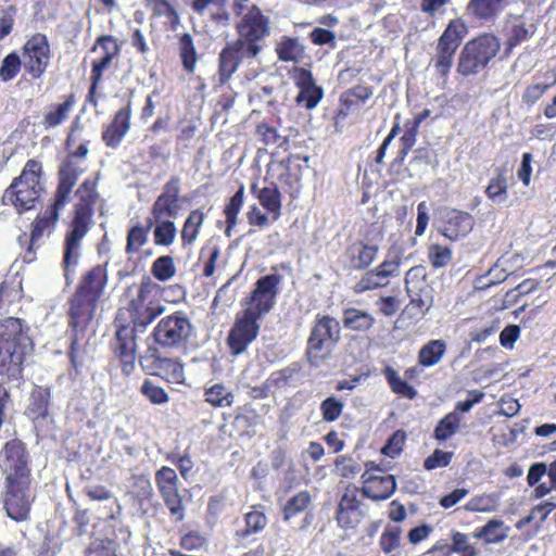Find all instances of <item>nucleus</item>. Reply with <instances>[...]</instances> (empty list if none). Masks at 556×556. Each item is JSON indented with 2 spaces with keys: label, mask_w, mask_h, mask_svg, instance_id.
I'll use <instances>...</instances> for the list:
<instances>
[{
  "label": "nucleus",
  "mask_w": 556,
  "mask_h": 556,
  "mask_svg": "<svg viewBox=\"0 0 556 556\" xmlns=\"http://www.w3.org/2000/svg\"><path fill=\"white\" fill-rule=\"evenodd\" d=\"M151 273L160 281H168L176 274L174 258L169 255L157 257L151 266Z\"/></svg>",
  "instance_id": "nucleus-45"
},
{
  "label": "nucleus",
  "mask_w": 556,
  "mask_h": 556,
  "mask_svg": "<svg viewBox=\"0 0 556 556\" xmlns=\"http://www.w3.org/2000/svg\"><path fill=\"white\" fill-rule=\"evenodd\" d=\"M152 228V219H147V225L136 224L127 233L126 253L135 254L148 242V235Z\"/></svg>",
  "instance_id": "nucleus-35"
},
{
  "label": "nucleus",
  "mask_w": 556,
  "mask_h": 556,
  "mask_svg": "<svg viewBox=\"0 0 556 556\" xmlns=\"http://www.w3.org/2000/svg\"><path fill=\"white\" fill-rule=\"evenodd\" d=\"M507 263L508 260L502 257L490 268L488 273V277L490 278L488 286L500 283L511 274V267L508 266Z\"/></svg>",
  "instance_id": "nucleus-56"
},
{
  "label": "nucleus",
  "mask_w": 556,
  "mask_h": 556,
  "mask_svg": "<svg viewBox=\"0 0 556 556\" xmlns=\"http://www.w3.org/2000/svg\"><path fill=\"white\" fill-rule=\"evenodd\" d=\"M460 418L458 413H448L442 418L434 430V437L439 441H445L455 434L459 428Z\"/></svg>",
  "instance_id": "nucleus-44"
},
{
  "label": "nucleus",
  "mask_w": 556,
  "mask_h": 556,
  "mask_svg": "<svg viewBox=\"0 0 556 556\" xmlns=\"http://www.w3.org/2000/svg\"><path fill=\"white\" fill-rule=\"evenodd\" d=\"M405 283L410 305L421 312H427L433 303L432 289L425 280L410 285L408 278H406Z\"/></svg>",
  "instance_id": "nucleus-30"
},
{
  "label": "nucleus",
  "mask_w": 556,
  "mask_h": 556,
  "mask_svg": "<svg viewBox=\"0 0 556 556\" xmlns=\"http://www.w3.org/2000/svg\"><path fill=\"white\" fill-rule=\"evenodd\" d=\"M78 202L74 206L73 218L64 240L63 264L65 275L70 268L76 266L81 250V241L92 225L93 206L99 197L96 189V181L86 179L77 189Z\"/></svg>",
  "instance_id": "nucleus-4"
},
{
  "label": "nucleus",
  "mask_w": 556,
  "mask_h": 556,
  "mask_svg": "<svg viewBox=\"0 0 556 556\" xmlns=\"http://www.w3.org/2000/svg\"><path fill=\"white\" fill-rule=\"evenodd\" d=\"M203 222L204 213L202 211L193 210L189 213L180 232L184 245H190L197 240Z\"/></svg>",
  "instance_id": "nucleus-36"
},
{
  "label": "nucleus",
  "mask_w": 556,
  "mask_h": 556,
  "mask_svg": "<svg viewBox=\"0 0 556 556\" xmlns=\"http://www.w3.org/2000/svg\"><path fill=\"white\" fill-rule=\"evenodd\" d=\"M387 281H382L375 269L368 270L365 275L355 283L354 292L364 293L369 290H375L381 287H386Z\"/></svg>",
  "instance_id": "nucleus-51"
},
{
  "label": "nucleus",
  "mask_w": 556,
  "mask_h": 556,
  "mask_svg": "<svg viewBox=\"0 0 556 556\" xmlns=\"http://www.w3.org/2000/svg\"><path fill=\"white\" fill-rule=\"evenodd\" d=\"M180 190V178L178 176H172L164 184L162 192L152 204L150 217L153 219L176 218L181 208Z\"/></svg>",
  "instance_id": "nucleus-15"
},
{
  "label": "nucleus",
  "mask_w": 556,
  "mask_h": 556,
  "mask_svg": "<svg viewBox=\"0 0 556 556\" xmlns=\"http://www.w3.org/2000/svg\"><path fill=\"white\" fill-rule=\"evenodd\" d=\"M340 324L330 316H317L307 339L306 355L313 366H319L340 340Z\"/></svg>",
  "instance_id": "nucleus-7"
},
{
  "label": "nucleus",
  "mask_w": 556,
  "mask_h": 556,
  "mask_svg": "<svg viewBox=\"0 0 556 556\" xmlns=\"http://www.w3.org/2000/svg\"><path fill=\"white\" fill-rule=\"evenodd\" d=\"M498 49V39L490 34L468 41L459 55L458 72L465 76L478 73L496 55Z\"/></svg>",
  "instance_id": "nucleus-11"
},
{
  "label": "nucleus",
  "mask_w": 556,
  "mask_h": 556,
  "mask_svg": "<svg viewBox=\"0 0 556 556\" xmlns=\"http://www.w3.org/2000/svg\"><path fill=\"white\" fill-rule=\"evenodd\" d=\"M383 375L394 393L409 400H413L417 395L415 388L403 380L397 371L392 367H387L383 371Z\"/></svg>",
  "instance_id": "nucleus-40"
},
{
  "label": "nucleus",
  "mask_w": 556,
  "mask_h": 556,
  "mask_svg": "<svg viewBox=\"0 0 556 556\" xmlns=\"http://www.w3.org/2000/svg\"><path fill=\"white\" fill-rule=\"evenodd\" d=\"M555 507L556 504L552 502H545L543 504L536 505L535 507L532 508L528 516L521 518L516 522V528L518 530L523 529L527 525H529L533 519L538 517V513L541 511L542 509H546V511L542 516H540L541 521H544L546 517L549 515V513H552L555 509Z\"/></svg>",
  "instance_id": "nucleus-62"
},
{
  "label": "nucleus",
  "mask_w": 556,
  "mask_h": 556,
  "mask_svg": "<svg viewBox=\"0 0 556 556\" xmlns=\"http://www.w3.org/2000/svg\"><path fill=\"white\" fill-rule=\"evenodd\" d=\"M140 391L152 404L162 405L168 402V395L164 389L150 380L142 383Z\"/></svg>",
  "instance_id": "nucleus-54"
},
{
  "label": "nucleus",
  "mask_w": 556,
  "mask_h": 556,
  "mask_svg": "<svg viewBox=\"0 0 556 556\" xmlns=\"http://www.w3.org/2000/svg\"><path fill=\"white\" fill-rule=\"evenodd\" d=\"M280 276L271 274L261 277L250 296L242 302L243 309L237 314L228 334L232 355L243 353L258 336L260 321L273 309L278 294Z\"/></svg>",
  "instance_id": "nucleus-2"
},
{
  "label": "nucleus",
  "mask_w": 556,
  "mask_h": 556,
  "mask_svg": "<svg viewBox=\"0 0 556 556\" xmlns=\"http://www.w3.org/2000/svg\"><path fill=\"white\" fill-rule=\"evenodd\" d=\"M92 51L101 52L99 59L93 60L91 70V78H94V83H100L103 72L110 67L113 59L117 56L119 46L114 37L101 36L97 39Z\"/></svg>",
  "instance_id": "nucleus-19"
},
{
  "label": "nucleus",
  "mask_w": 556,
  "mask_h": 556,
  "mask_svg": "<svg viewBox=\"0 0 556 556\" xmlns=\"http://www.w3.org/2000/svg\"><path fill=\"white\" fill-rule=\"evenodd\" d=\"M192 333L190 320L181 313L163 317L154 327V342L164 349H177L185 345Z\"/></svg>",
  "instance_id": "nucleus-12"
},
{
  "label": "nucleus",
  "mask_w": 556,
  "mask_h": 556,
  "mask_svg": "<svg viewBox=\"0 0 556 556\" xmlns=\"http://www.w3.org/2000/svg\"><path fill=\"white\" fill-rule=\"evenodd\" d=\"M166 507L168 508L172 518L175 521H181L185 517V507L178 492L166 494L162 496Z\"/></svg>",
  "instance_id": "nucleus-58"
},
{
  "label": "nucleus",
  "mask_w": 556,
  "mask_h": 556,
  "mask_svg": "<svg viewBox=\"0 0 556 556\" xmlns=\"http://www.w3.org/2000/svg\"><path fill=\"white\" fill-rule=\"evenodd\" d=\"M509 528H504V522L500 519H491L477 533V536L483 539L486 543H500L508 535Z\"/></svg>",
  "instance_id": "nucleus-38"
},
{
  "label": "nucleus",
  "mask_w": 556,
  "mask_h": 556,
  "mask_svg": "<svg viewBox=\"0 0 556 556\" xmlns=\"http://www.w3.org/2000/svg\"><path fill=\"white\" fill-rule=\"evenodd\" d=\"M296 85L300 89L295 101L298 104L305 106L307 110L314 109L323 99L324 91L321 87L314 81L312 73L302 68L300 71Z\"/></svg>",
  "instance_id": "nucleus-20"
},
{
  "label": "nucleus",
  "mask_w": 556,
  "mask_h": 556,
  "mask_svg": "<svg viewBox=\"0 0 556 556\" xmlns=\"http://www.w3.org/2000/svg\"><path fill=\"white\" fill-rule=\"evenodd\" d=\"M155 481L161 493V496L178 492L177 482L178 478L173 468L163 466L156 471Z\"/></svg>",
  "instance_id": "nucleus-43"
},
{
  "label": "nucleus",
  "mask_w": 556,
  "mask_h": 556,
  "mask_svg": "<svg viewBox=\"0 0 556 556\" xmlns=\"http://www.w3.org/2000/svg\"><path fill=\"white\" fill-rule=\"evenodd\" d=\"M275 51L283 62L300 63L305 59V47L299 38L282 36L277 41Z\"/></svg>",
  "instance_id": "nucleus-28"
},
{
  "label": "nucleus",
  "mask_w": 556,
  "mask_h": 556,
  "mask_svg": "<svg viewBox=\"0 0 556 556\" xmlns=\"http://www.w3.org/2000/svg\"><path fill=\"white\" fill-rule=\"evenodd\" d=\"M104 285V273L100 267H97L86 274L75 294L80 296L84 295L98 302L103 292Z\"/></svg>",
  "instance_id": "nucleus-27"
},
{
  "label": "nucleus",
  "mask_w": 556,
  "mask_h": 556,
  "mask_svg": "<svg viewBox=\"0 0 556 556\" xmlns=\"http://www.w3.org/2000/svg\"><path fill=\"white\" fill-rule=\"evenodd\" d=\"M148 219H151V217ZM153 226V241L155 245L169 247L175 242L177 228L173 220L169 218H152Z\"/></svg>",
  "instance_id": "nucleus-32"
},
{
  "label": "nucleus",
  "mask_w": 556,
  "mask_h": 556,
  "mask_svg": "<svg viewBox=\"0 0 556 556\" xmlns=\"http://www.w3.org/2000/svg\"><path fill=\"white\" fill-rule=\"evenodd\" d=\"M475 224L471 214L456 208H446L442 213L440 232L451 241H458L473 230Z\"/></svg>",
  "instance_id": "nucleus-17"
},
{
  "label": "nucleus",
  "mask_w": 556,
  "mask_h": 556,
  "mask_svg": "<svg viewBox=\"0 0 556 556\" xmlns=\"http://www.w3.org/2000/svg\"><path fill=\"white\" fill-rule=\"evenodd\" d=\"M406 434L402 430L395 431L388 440L387 444L382 447L381 452L391 457L394 458L403 450L404 443H405Z\"/></svg>",
  "instance_id": "nucleus-57"
},
{
  "label": "nucleus",
  "mask_w": 556,
  "mask_h": 556,
  "mask_svg": "<svg viewBox=\"0 0 556 556\" xmlns=\"http://www.w3.org/2000/svg\"><path fill=\"white\" fill-rule=\"evenodd\" d=\"M364 485L361 493L364 497L372 501H386L392 496L396 490V480L392 475L372 476L368 470L362 476Z\"/></svg>",
  "instance_id": "nucleus-18"
},
{
  "label": "nucleus",
  "mask_w": 556,
  "mask_h": 556,
  "mask_svg": "<svg viewBox=\"0 0 556 556\" xmlns=\"http://www.w3.org/2000/svg\"><path fill=\"white\" fill-rule=\"evenodd\" d=\"M453 458L452 452L434 450V452L425 459L424 466L427 470H433L440 467H446Z\"/></svg>",
  "instance_id": "nucleus-61"
},
{
  "label": "nucleus",
  "mask_w": 556,
  "mask_h": 556,
  "mask_svg": "<svg viewBox=\"0 0 556 556\" xmlns=\"http://www.w3.org/2000/svg\"><path fill=\"white\" fill-rule=\"evenodd\" d=\"M130 108L121 109L113 122L103 131L102 138L106 146L116 148L129 129Z\"/></svg>",
  "instance_id": "nucleus-24"
},
{
  "label": "nucleus",
  "mask_w": 556,
  "mask_h": 556,
  "mask_svg": "<svg viewBox=\"0 0 556 556\" xmlns=\"http://www.w3.org/2000/svg\"><path fill=\"white\" fill-rule=\"evenodd\" d=\"M400 266H401V258L397 255H394L392 257H387L379 266L375 268L376 273L378 274L379 278L382 281H387V285L389 283L390 277H397L400 276Z\"/></svg>",
  "instance_id": "nucleus-52"
},
{
  "label": "nucleus",
  "mask_w": 556,
  "mask_h": 556,
  "mask_svg": "<svg viewBox=\"0 0 556 556\" xmlns=\"http://www.w3.org/2000/svg\"><path fill=\"white\" fill-rule=\"evenodd\" d=\"M452 250L439 243H433L428 248V260L433 268L445 267L452 261Z\"/></svg>",
  "instance_id": "nucleus-49"
},
{
  "label": "nucleus",
  "mask_w": 556,
  "mask_h": 556,
  "mask_svg": "<svg viewBox=\"0 0 556 556\" xmlns=\"http://www.w3.org/2000/svg\"><path fill=\"white\" fill-rule=\"evenodd\" d=\"M535 30V25L527 23L522 16L508 15L505 27L508 48L511 49L530 39Z\"/></svg>",
  "instance_id": "nucleus-23"
},
{
  "label": "nucleus",
  "mask_w": 556,
  "mask_h": 556,
  "mask_svg": "<svg viewBox=\"0 0 556 556\" xmlns=\"http://www.w3.org/2000/svg\"><path fill=\"white\" fill-rule=\"evenodd\" d=\"M361 490L355 486H349L342 494L336 518L341 528L353 529L365 517V509L359 500Z\"/></svg>",
  "instance_id": "nucleus-16"
},
{
  "label": "nucleus",
  "mask_w": 556,
  "mask_h": 556,
  "mask_svg": "<svg viewBox=\"0 0 556 556\" xmlns=\"http://www.w3.org/2000/svg\"><path fill=\"white\" fill-rule=\"evenodd\" d=\"M243 194L244 188L243 186L230 198L229 203L225 207L226 220L228 224V229L236 224V218L238 213L241 210L243 204Z\"/></svg>",
  "instance_id": "nucleus-55"
},
{
  "label": "nucleus",
  "mask_w": 556,
  "mask_h": 556,
  "mask_svg": "<svg viewBox=\"0 0 556 556\" xmlns=\"http://www.w3.org/2000/svg\"><path fill=\"white\" fill-rule=\"evenodd\" d=\"M97 302L84 295L74 294L70 301L68 316L74 338L71 344L70 357L73 367L77 370L85 361V349L79 344V333L83 332L92 320Z\"/></svg>",
  "instance_id": "nucleus-10"
},
{
  "label": "nucleus",
  "mask_w": 556,
  "mask_h": 556,
  "mask_svg": "<svg viewBox=\"0 0 556 556\" xmlns=\"http://www.w3.org/2000/svg\"><path fill=\"white\" fill-rule=\"evenodd\" d=\"M81 169L78 168L71 160L62 165L59 172V185L55 191L54 200L58 206H66L70 195L75 186Z\"/></svg>",
  "instance_id": "nucleus-21"
},
{
  "label": "nucleus",
  "mask_w": 556,
  "mask_h": 556,
  "mask_svg": "<svg viewBox=\"0 0 556 556\" xmlns=\"http://www.w3.org/2000/svg\"><path fill=\"white\" fill-rule=\"evenodd\" d=\"M507 180L503 170L490 180L485 189V194L495 203H503L507 193Z\"/></svg>",
  "instance_id": "nucleus-46"
},
{
  "label": "nucleus",
  "mask_w": 556,
  "mask_h": 556,
  "mask_svg": "<svg viewBox=\"0 0 556 556\" xmlns=\"http://www.w3.org/2000/svg\"><path fill=\"white\" fill-rule=\"evenodd\" d=\"M466 34V25L459 20H454L439 38L435 67L441 75L444 76L448 73L454 54Z\"/></svg>",
  "instance_id": "nucleus-13"
},
{
  "label": "nucleus",
  "mask_w": 556,
  "mask_h": 556,
  "mask_svg": "<svg viewBox=\"0 0 556 556\" xmlns=\"http://www.w3.org/2000/svg\"><path fill=\"white\" fill-rule=\"evenodd\" d=\"M154 357L153 368L155 369V375L166 379L172 383H182L185 380L184 366L177 359L160 357L156 355L157 351L155 349H149Z\"/></svg>",
  "instance_id": "nucleus-25"
},
{
  "label": "nucleus",
  "mask_w": 556,
  "mask_h": 556,
  "mask_svg": "<svg viewBox=\"0 0 556 556\" xmlns=\"http://www.w3.org/2000/svg\"><path fill=\"white\" fill-rule=\"evenodd\" d=\"M244 521L245 528L237 531V534L242 539L264 530L267 525V517L263 511L253 509L245 514Z\"/></svg>",
  "instance_id": "nucleus-41"
},
{
  "label": "nucleus",
  "mask_w": 556,
  "mask_h": 556,
  "mask_svg": "<svg viewBox=\"0 0 556 556\" xmlns=\"http://www.w3.org/2000/svg\"><path fill=\"white\" fill-rule=\"evenodd\" d=\"M41 169L39 162L29 160L22 174L4 191L3 203L12 204L20 213L33 208L43 191Z\"/></svg>",
  "instance_id": "nucleus-6"
},
{
  "label": "nucleus",
  "mask_w": 556,
  "mask_h": 556,
  "mask_svg": "<svg viewBox=\"0 0 556 556\" xmlns=\"http://www.w3.org/2000/svg\"><path fill=\"white\" fill-rule=\"evenodd\" d=\"M33 348L28 327L20 318L0 320V376L8 381L22 379L24 357Z\"/></svg>",
  "instance_id": "nucleus-5"
},
{
  "label": "nucleus",
  "mask_w": 556,
  "mask_h": 556,
  "mask_svg": "<svg viewBox=\"0 0 556 556\" xmlns=\"http://www.w3.org/2000/svg\"><path fill=\"white\" fill-rule=\"evenodd\" d=\"M232 10L238 17L236 31L239 38L264 45L270 34L269 18L251 0H233Z\"/></svg>",
  "instance_id": "nucleus-8"
},
{
  "label": "nucleus",
  "mask_w": 556,
  "mask_h": 556,
  "mask_svg": "<svg viewBox=\"0 0 556 556\" xmlns=\"http://www.w3.org/2000/svg\"><path fill=\"white\" fill-rule=\"evenodd\" d=\"M430 220L429 216V207L425 201L420 202L417 205V223H416V229L415 235L416 236H422L428 227Z\"/></svg>",
  "instance_id": "nucleus-64"
},
{
  "label": "nucleus",
  "mask_w": 556,
  "mask_h": 556,
  "mask_svg": "<svg viewBox=\"0 0 556 556\" xmlns=\"http://www.w3.org/2000/svg\"><path fill=\"white\" fill-rule=\"evenodd\" d=\"M377 254L378 247L376 244L356 241L346 249L344 256L350 268L365 269L376 260Z\"/></svg>",
  "instance_id": "nucleus-22"
},
{
  "label": "nucleus",
  "mask_w": 556,
  "mask_h": 556,
  "mask_svg": "<svg viewBox=\"0 0 556 556\" xmlns=\"http://www.w3.org/2000/svg\"><path fill=\"white\" fill-rule=\"evenodd\" d=\"M309 38L313 43L321 46L329 45L330 47H334L336 45V35L333 31L326 28H315L311 31Z\"/></svg>",
  "instance_id": "nucleus-63"
},
{
  "label": "nucleus",
  "mask_w": 556,
  "mask_h": 556,
  "mask_svg": "<svg viewBox=\"0 0 556 556\" xmlns=\"http://www.w3.org/2000/svg\"><path fill=\"white\" fill-rule=\"evenodd\" d=\"M64 207L65 206H58L56 202L53 201L51 205L36 218L30 235L31 243L38 241L46 230H50L51 228H53V226L59 219L60 212Z\"/></svg>",
  "instance_id": "nucleus-31"
},
{
  "label": "nucleus",
  "mask_w": 556,
  "mask_h": 556,
  "mask_svg": "<svg viewBox=\"0 0 556 556\" xmlns=\"http://www.w3.org/2000/svg\"><path fill=\"white\" fill-rule=\"evenodd\" d=\"M0 469L4 476L3 502L7 515L15 521L28 518L35 500L30 456L18 440L7 442L0 452Z\"/></svg>",
  "instance_id": "nucleus-1"
},
{
  "label": "nucleus",
  "mask_w": 556,
  "mask_h": 556,
  "mask_svg": "<svg viewBox=\"0 0 556 556\" xmlns=\"http://www.w3.org/2000/svg\"><path fill=\"white\" fill-rule=\"evenodd\" d=\"M205 401L216 407H229L233 403L232 392L222 383H215L205 390Z\"/></svg>",
  "instance_id": "nucleus-39"
},
{
  "label": "nucleus",
  "mask_w": 556,
  "mask_h": 556,
  "mask_svg": "<svg viewBox=\"0 0 556 556\" xmlns=\"http://www.w3.org/2000/svg\"><path fill=\"white\" fill-rule=\"evenodd\" d=\"M445 351L446 344L443 340H431L420 349L419 363L426 367L434 366L442 359Z\"/></svg>",
  "instance_id": "nucleus-37"
},
{
  "label": "nucleus",
  "mask_w": 556,
  "mask_h": 556,
  "mask_svg": "<svg viewBox=\"0 0 556 556\" xmlns=\"http://www.w3.org/2000/svg\"><path fill=\"white\" fill-rule=\"evenodd\" d=\"M74 105V97L68 96L63 103L49 106L45 113L42 125L46 129L54 128L68 118V114Z\"/></svg>",
  "instance_id": "nucleus-33"
},
{
  "label": "nucleus",
  "mask_w": 556,
  "mask_h": 556,
  "mask_svg": "<svg viewBox=\"0 0 556 556\" xmlns=\"http://www.w3.org/2000/svg\"><path fill=\"white\" fill-rule=\"evenodd\" d=\"M374 316L367 312L356 308H348L343 313V325L345 328L355 331H366L372 327Z\"/></svg>",
  "instance_id": "nucleus-34"
},
{
  "label": "nucleus",
  "mask_w": 556,
  "mask_h": 556,
  "mask_svg": "<svg viewBox=\"0 0 556 556\" xmlns=\"http://www.w3.org/2000/svg\"><path fill=\"white\" fill-rule=\"evenodd\" d=\"M258 201L264 208L275 214L278 217L280 212V192L276 187H265L260 190L257 194Z\"/></svg>",
  "instance_id": "nucleus-48"
},
{
  "label": "nucleus",
  "mask_w": 556,
  "mask_h": 556,
  "mask_svg": "<svg viewBox=\"0 0 556 556\" xmlns=\"http://www.w3.org/2000/svg\"><path fill=\"white\" fill-rule=\"evenodd\" d=\"M51 59L48 39L43 34L29 38L23 48V63L34 78H40Z\"/></svg>",
  "instance_id": "nucleus-14"
},
{
  "label": "nucleus",
  "mask_w": 556,
  "mask_h": 556,
  "mask_svg": "<svg viewBox=\"0 0 556 556\" xmlns=\"http://www.w3.org/2000/svg\"><path fill=\"white\" fill-rule=\"evenodd\" d=\"M50 391L49 389L37 387L29 396L26 415L33 421L40 424L49 415Z\"/></svg>",
  "instance_id": "nucleus-26"
},
{
  "label": "nucleus",
  "mask_w": 556,
  "mask_h": 556,
  "mask_svg": "<svg viewBox=\"0 0 556 556\" xmlns=\"http://www.w3.org/2000/svg\"><path fill=\"white\" fill-rule=\"evenodd\" d=\"M555 84L556 75L551 83L533 84L529 86L522 96L523 102L529 105L534 104L545 93V91Z\"/></svg>",
  "instance_id": "nucleus-59"
},
{
  "label": "nucleus",
  "mask_w": 556,
  "mask_h": 556,
  "mask_svg": "<svg viewBox=\"0 0 556 556\" xmlns=\"http://www.w3.org/2000/svg\"><path fill=\"white\" fill-rule=\"evenodd\" d=\"M155 295L151 281H142L136 298L128 305L132 326H121L116 330L114 350L126 374L131 372L135 367L136 333L143 332L148 325L165 312V306Z\"/></svg>",
  "instance_id": "nucleus-3"
},
{
  "label": "nucleus",
  "mask_w": 556,
  "mask_h": 556,
  "mask_svg": "<svg viewBox=\"0 0 556 556\" xmlns=\"http://www.w3.org/2000/svg\"><path fill=\"white\" fill-rule=\"evenodd\" d=\"M21 63L22 61L17 53L12 52L8 54L0 67V78L4 81L13 79L20 72Z\"/></svg>",
  "instance_id": "nucleus-53"
},
{
  "label": "nucleus",
  "mask_w": 556,
  "mask_h": 556,
  "mask_svg": "<svg viewBox=\"0 0 556 556\" xmlns=\"http://www.w3.org/2000/svg\"><path fill=\"white\" fill-rule=\"evenodd\" d=\"M372 96V88L366 86H355L349 91L344 92L341 97V101L344 104H355V101L365 102Z\"/></svg>",
  "instance_id": "nucleus-60"
},
{
  "label": "nucleus",
  "mask_w": 556,
  "mask_h": 556,
  "mask_svg": "<svg viewBox=\"0 0 556 556\" xmlns=\"http://www.w3.org/2000/svg\"><path fill=\"white\" fill-rule=\"evenodd\" d=\"M264 45L243 40L239 37L226 43L218 55L219 83L225 84L240 65H251L258 58Z\"/></svg>",
  "instance_id": "nucleus-9"
},
{
  "label": "nucleus",
  "mask_w": 556,
  "mask_h": 556,
  "mask_svg": "<svg viewBox=\"0 0 556 556\" xmlns=\"http://www.w3.org/2000/svg\"><path fill=\"white\" fill-rule=\"evenodd\" d=\"M311 504V495L307 491H302L292 496L283 508V519L289 521L295 515L304 511Z\"/></svg>",
  "instance_id": "nucleus-47"
},
{
  "label": "nucleus",
  "mask_w": 556,
  "mask_h": 556,
  "mask_svg": "<svg viewBox=\"0 0 556 556\" xmlns=\"http://www.w3.org/2000/svg\"><path fill=\"white\" fill-rule=\"evenodd\" d=\"M507 0H469L467 12L480 21H491L504 9Z\"/></svg>",
  "instance_id": "nucleus-29"
},
{
  "label": "nucleus",
  "mask_w": 556,
  "mask_h": 556,
  "mask_svg": "<svg viewBox=\"0 0 556 556\" xmlns=\"http://www.w3.org/2000/svg\"><path fill=\"white\" fill-rule=\"evenodd\" d=\"M343 408V402L334 396H329L320 403L323 419L328 422L337 420L341 416Z\"/></svg>",
  "instance_id": "nucleus-50"
},
{
  "label": "nucleus",
  "mask_w": 556,
  "mask_h": 556,
  "mask_svg": "<svg viewBox=\"0 0 556 556\" xmlns=\"http://www.w3.org/2000/svg\"><path fill=\"white\" fill-rule=\"evenodd\" d=\"M179 55L184 68L188 73H193L197 64V52L193 45L192 37L189 34H184L179 40Z\"/></svg>",
  "instance_id": "nucleus-42"
}]
</instances>
